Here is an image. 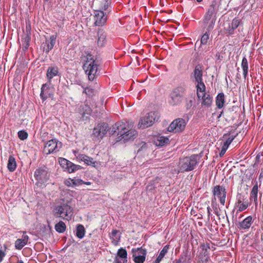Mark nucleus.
Masks as SVG:
<instances>
[{"mask_svg": "<svg viewBox=\"0 0 263 263\" xmlns=\"http://www.w3.org/2000/svg\"><path fill=\"white\" fill-rule=\"evenodd\" d=\"M194 78L195 79L196 82L197 83H200V85L204 86V83L202 82V66L198 64L196 66L195 69L194 70Z\"/></svg>", "mask_w": 263, "mask_h": 263, "instance_id": "412c9836", "label": "nucleus"}, {"mask_svg": "<svg viewBox=\"0 0 263 263\" xmlns=\"http://www.w3.org/2000/svg\"><path fill=\"white\" fill-rule=\"evenodd\" d=\"M241 67L242 70H247L248 69V63L247 58L245 57L243 58L242 62H241Z\"/></svg>", "mask_w": 263, "mask_h": 263, "instance_id": "3c124183", "label": "nucleus"}, {"mask_svg": "<svg viewBox=\"0 0 263 263\" xmlns=\"http://www.w3.org/2000/svg\"><path fill=\"white\" fill-rule=\"evenodd\" d=\"M202 100V105H204L206 106H209L212 104V100L210 97H209V95H207L206 96H205V97H204Z\"/></svg>", "mask_w": 263, "mask_h": 263, "instance_id": "a18cd8bd", "label": "nucleus"}, {"mask_svg": "<svg viewBox=\"0 0 263 263\" xmlns=\"http://www.w3.org/2000/svg\"><path fill=\"white\" fill-rule=\"evenodd\" d=\"M258 184L257 182L254 185L253 187L251 193H250V199L251 200H254L255 204H257V195H258Z\"/></svg>", "mask_w": 263, "mask_h": 263, "instance_id": "c756f323", "label": "nucleus"}, {"mask_svg": "<svg viewBox=\"0 0 263 263\" xmlns=\"http://www.w3.org/2000/svg\"><path fill=\"white\" fill-rule=\"evenodd\" d=\"M83 183V180L81 179H73L72 182V187H75L79 185H82Z\"/></svg>", "mask_w": 263, "mask_h": 263, "instance_id": "5fc2aeb1", "label": "nucleus"}, {"mask_svg": "<svg viewBox=\"0 0 263 263\" xmlns=\"http://www.w3.org/2000/svg\"><path fill=\"white\" fill-rule=\"evenodd\" d=\"M234 137H229L228 138H227L226 141L223 143L222 146L228 148L230 144L234 140Z\"/></svg>", "mask_w": 263, "mask_h": 263, "instance_id": "603ef678", "label": "nucleus"}, {"mask_svg": "<svg viewBox=\"0 0 263 263\" xmlns=\"http://www.w3.org/2000/svg\"><path fill=\"white\" fill-rule=\"evenodd\" d=\"M61 77L59 73V68L57 66H51L49 67L47 70L46 77L49 83L51 82L52 78L55 76Z\"/></svg>", "mask_w": 263, "mask_h": 263, "instance_id": "f3484780", "label": "nucleus"}, {"mask_svg": "<svg viewBox=\"0 0 263 263\" xmlns=\"http://www.w3.org/2000/svg\"><path fill=\"white\" fill-rule=\"evenodd\" d=\"M108 131L109 132V134L111 135H114L117 134V130L113 128V126H112V127L110 128H108Z\"/></svg>", "mask_w": 263, "mask_h": 263, "instance_id": "e2e57ef3", "label": "nucleus"}, {"mask_svg": "<svg viewBox=\"0 0 263 263\" xmlns=\"http://www.w3.org/2000/svg\"><path fill=\"white\" fill-rule=\"evenodd\" d=\"M31 23L30 21H28V22H26V33L25 35H31Z\"/></svg>", "mask_w": 263, "mask_h": 263, "instance_id": "09e8293b", "label": "nucleus"}, {"mask_svg": "<svg viewBox=\"0 0 263 263\" xmlns=\"http://www.w3.org/2000/svg\"><path fill=\"white\" fill-rule=\"evenodd\" d=\"M225 96L223 92L218 94L216 98V105L219 109L222 108L225 104Z\"/></svg>", "mask_w": 263, "mask_h": 263, "instance_id": "bb28decb", "label": "nucleus"}, {"mask_svg": "<svg viewBox=\"0 0 263 263\" xmlns=\"http://www.w3.org/2000/svg\"><path fill=\"white\" fill-rule=\"evenodd\" d=\"M84 162L87 164V165H90L93 167H95V164L97 163L96 161L93 160V159L87 155H86V158H85Z\"/></svg>", "mask_w": 263, "mask_h": 263, "instance_id": "c03bdc74", "label": "nucleus"}, {"mask_svg": "<svg viewBox=\"0 0 263 263\" xmlns=\"http://www.w3.org/2000/svg\"><path fill=\"white\" fill-rule=\"evenodd\" d=\"M187 92L185 85H178L172 89L169 94L170 104L174 106L181 104L185 98Z\"/></svg>", "mask_w": 263, "mask_h": 263, "instance_id": "7ed1b4c3", "label": "nucleus"}, {"mask_svg": "<svg viewBox=\"0 0 263 263\" xmlns=\"http://www.w3.org/2000/svg\"><path fill=\"white\" fill-rule=\"evenodd\" d=\"M95 25L96 26H103L107 21V16L102 11L95 10Z\"/></svg>", "mask_w": 263, "mask_h": 263, "instance_id": "2eb2a0df", "label": "nucleus"}, {"mask_svg": "<svg viewBox=\"0 0 263 263\" xmlns=\"http://www.w3.org/2000/svg\"><path fill=\"white\" fill-rule=\"evenodd\" d=\"M72 182H73V179H71L70 178L65 179L64 181V184L68 187H70V186L72 187Z\"/></svg>", "mask_w": 263, "mask_h": 263, "instance_id": "4d7b16f0", "label": "nucleus"}, {"mask_svg": "<svg viewBox=\"0 0 263 263\" xmlns=\"http://www.w3.org/2000/svg\"><path fill=\"white\" fill-rule=\"evenodd\" d=\"M201 157L200 155L194 154L190 157L180 158L178 165L179 168L178 174L194 170L199 163Z\"/></svg>", "mask_w": 263, "mask_h": 263, "instance_id": "f257e3e1", "label": "nucleus"}, {"mask_svg": "<svg viewBox=\"0 0 263 263\" xmlns=\"http://www.w3.org/2000/svg\"><path fill=\"white\" fill-rule=\"evenodd\" d=\"M202 23L204 28L213 29L214 24V1H212L207 11L204 15Z\"/></svg>", "mask_w": 263, "mask_h": 263, "instance_id": "1a4fd4ad", "label": "nucleus"}, {"mask_svg": "<svg viewBox=\"0 0 263 263\" xmlns=\"http://www.w3.org/2000/svg\"><path fill=\"white\" fill-rule=\"evenodd\" d=\"M240 21L236 18H234L233 20L231 25L229 24V26L228 27H224V28L227 30L228 33L230 34H232L234 33V31L235 29H236L239 25Z\"/></svg>", "mask_w": 263, "mask_h": 263, "instance_id": "a878e982", "label": "nucleus"}, {"mask_svg": "<svg viewBox=\"0 0 263 263\" xmlns=\"http://www.w3.org/2000/svg\"><path fill=\"white\" fill-rule=\"evenodd\" d=\"M97 127L100 129V131L104 136L107 133L108 130V125L105 122H103L101 124H98Z\"/></svg>", "mask_w": 263, "mask_h": 263, "instance_id": "ea45409f", "label": "nucleus"}, {"mask_svg": "<svg viewBox=\"0 0 263 263\" xmlns=\"http://www.w3.org/2000/svg\"><path fill=\"white\" fill-rule=\"evenodd\" d=\"M248 206V204L247 202L242 203L241 204L238 205V212H242L245 210Z\"/></svg>", "mask_w": 263, "mask_h": 263, "instance_id": "864d4df0", "label": "nucleus"}, {"mask_svg": "<svg viewBox=\"0 0 263 263\" xmlns=\"http://www.w3.org/2000/svg\"><path fill=\"white\" fill-rule=\"evenodd\" d=\"M96 90L90 87L84 88L83 93H85L88 97H92L95 96Z\"/></svg>", "mask_w": 263, "mask_h": 263, "instance_id": "a19ab883", "label": "nucleus"}, {"mask_svg": "<svg viewBox=\"0 0 263 263\" xmlns=\"http://www.w3.org/2000/svg\"><path fill=\"white\" fill-rule=\"evenodd\" d=\"M188 251L186 250L185 252H183L180 256L179 259L181 260V263H191V257L187 255Z\"/></svg>", "mask_w": 263, "mask_h": 263, "instance_id": "4c0bfd02", "label": "nucleus"}, {"mask_svg": "<svg viewBox=\"0 0 263 263\" xmlns=\"http://www.w3.org/2000/svg\"><path fill=\"white\" fill-rule=\"evenodd\" d=\"M128 126L126 123L123 122H117L113 125V128L117 130V135L118 137L121 136V134L125 133L128 129Z\"/></svg>", "mask_w": 263, "mask_h": 263, "instance_id": "aec40b11", "label": "nucleus"}, {"mask_svg": "<svg viewBox=\"0 0 263 263\" xmlns=\"http://www.w3.org/2000/svg\"><path fill=\"white\" fill-rule=\"evenodd\" d=\"M18 137L21 140H26L28 136V133L24 130H20L17 133Z\"/></svg>", "mask_w": 263, "mask_h": 263, "instance_id": "49530a36", "label": "nucleus"}, {"mask_svg": "<svg viewBox=\"0 0 263 263\" xmlns=\"http://www.w3.org/2000/svg\"><path fill=\"white\" fill-rule=\"evenodd\" d=\"M118 233H119L118 230H113L111 232V235L112 237H116Z\"/></svg>", "mask_w": 263, "mask_h": 263, "instance_id": "774afa93", "label": "nucleus"}, {"mask_svg": "<svg viewBox=\"0 0 263 263\" xmlns=\"http://www.w3.org/2000/svg\"><path fill=\"white\" fill-rule=\"evenodd\" d=\"M227 149L225 147L222 146L221 150L219 153L220 157H222L224 155Z\"/></svg>", "mask_w": 263, "mask_h": 263, "instance_id": "0e129e2a", "label": "nucleus"}, {"mask_svg": "<svg viewBox=\"0 0 263 263\" xmlns=\"http://www.w3.org/2000/svg\"><path fill=\"white\" fill-rule=\"evenodd\" d=\"M85 234V229L84 227L81 224H78L76 228V236L82 239L84 237Z\"/></svg>", "mask_w": 263, "mask_h": 263, "instance_id": "7c9ffc66", "label": "nucleus"}, {"mask_svg": "<svg viewBox=\"0 0 263 263\" xmlns=\"http://www.w3.org/2000/svg\"><path fill=\"white\" fill-rule=\"evenodd\" d=\"M57 35H52L50 37L49 40H46V44H47L46 47L43 48V51L48 54L49 52L53 48L55 44Z\"/></svg>", "mask_w": 263, "mask_h": 263, "instance_id": "4be33fe9", "label": "nucleus"}, {"mask_svg": "<svg viewBox=\"0 0 263 263\" xmlns=\"http://www.w3.org/2000/svg\"><path fill=\"white\" fill-rule=\"evenodd\" d=\"M197 87V92L201 93V95L204 94L205 92V85L204 86L200 85V83H197V85L196 86Z\"/></svg>", "mask_w": 263, "mask_h": 263, "instance_id": "8fccbe9b", "label": "nucleus"}, {"mask_svg": "<svg viewBox=\"0 0 263 263\" xmlns=\"http://www.w3.org/2000/svg\"><path fill=\"white\" fill-rule=\"evenodd\" d=\"M197 95L199 99H200V98H201V99H202L204 97H205V96H206L205 93H204V94L201 95V93L198 92H197Z\"/></svg>", "mask_w": 263, "mask_h": 263, "instance_id": "338daca9", "label": "nucleus"}, {"mask_svg": "<svg viewBox=\"0 0 263 263\" xmlns=\"http://www.w3.org/2000/svg\"><path fill=\"white\" fill-rule=\"evenodd\" d=\"M111 4L110 0H102L101 2V6L100 8V10H98L99 11H104L106 10L108 7L110 6Z\"/></svg>", "mask_w": 263, "mask_h": 263, "instance_id": "79ce46f5", "label": "nucleus"}, {"mask_svg": "<svg viewBox=\"0 0 263 263\" xmlns=\"http://www.w3.org/2000/svg\"><path fill=\"white\" fill-rule=\"evenodd\" d=\"M5 253L2 250H0V262L2 261L4 257L5 256Z\"/></svg>", "mask_w": 263, "mask_h": 263, "instance_id": "69168bd1", "label": "nucleus"}, {"mask_svg": "<svg viewBox=\"0 0 263 263\" xmlns=\"http://www.w3.org/2000/svg\"><path fill=\"white\" fill-rule=\"evenodd\" d=\"M226 195V189L223 186L220 185L215 186V196H217L219 199L220 203L223 205L225 203Z\"/></svg>", "mask_w": 263, "mask_h": 263, "instance_id": "dca6fc26", "label": "nucleus"}, {"mask_svg": "<svg viewBox=\"0 0 263 263\" xmlns=\"http://www.w3.org/2000/svg\"><path fill=\"white\" fill-rule=\"evenodd\" d=\"M252 222V217L249 216L246 218L242 221L239 222V227L243 230L248 229L250 227Z\"/></svg>", "mask_w": 263, "mask_h": 263, "instance_id": "cd10ccee", "label": "nucleus"}, {"mask_svg": "<svg viewBox=\"0 0 263 263\" xmlns=\"http://www.w3.org/2000/svg\"><path fill=\"white\" fill-rule=\"evenodd\" d=\"M42 142L45 144L43 153L46 154V155L47 156L51 153L59 152L58 144L56 139H52L47 141L43 139Z\"/></svg>", "mask_w": 263, "mask_h": 263, "instance_id": "9b49d317", "label": "nucleus"}, {"mask_svg": "<svg viewBox=\"0 0 263 263\" xmlns=\"http://www.w3.org/2000/svg\"><path fill=\"white\" fill-rule=\"evenodd\" d=\"M30 41L31 35H25V36L22 38L23 51H26L28 49V48L30 46Z\"/></svg>", "mask_w": 263, "mask_h": 263, "instance_id": "72a5a7b5", "label": "nucleus"}, {"mask_svg": "<svg viewBox=\"0 0 263 263\" xmlns=\"http://www.w3.org/2000/svg\"><path fill=\"white\" fill-rule=\"evenodd\" d=\"M170 247V246L168 245H165L160 251L156 260L153 261V263H160L166 254L168 252Z\"/></svg>", "mask_w": 263, "mask_h": 263, "instance_id": "c85d7f7f", "label": "nucleus"}, {"mask_svg": "<svg viewBox=\"0 0 263 263\" xmlns=\"http://www.w3.org/2000/svg\"><path fill=\"white\" fill-rule=\"evenodd\" d=\"M214 243L209 240V242H206L200 245L198 249V254L196 256V259L197 263H211L209 260V254L211 251H213L214 248Z\"/></svg>", "mask_w": 263, "mask_h": 263, "instance_id": "20e7f679", "label": "nucleus"}, {"mask_svg": "<svg viewBox=\"0 0 263 263\" xmlns=\"http://www.w3.org/2000/svg\"><path fill=\"white\" fill-rule=\"evenodd\" d=\"M227 242L225 239H221L220 241H218L216 243H215V246H222L226 244Z\"/></svg>", "mask_w": 263, "mask_h": 263, "instance_id": "680f3d73", "label": "nucleus"}, {"mask_svg": "<svg viewBox=\"0 0 263 263\" xmlns=\"http://www.w3.org/2000/svg\"><path fill=\"white\" fill-rule=\"evenodd\" d=\"M86 155L85 154H79L77 156H76L77 159L78 161L84 162L85 158H86Z\"/></svg>", "mask_w": 263, "mask_h": 263, "instance_id": "bf43d9fd", "label": "nucleus"}, {"mask_svg": "<svg viewBox=\"0 0 263 263\" xmlns=\"http://www.w3.org/2000/svg\"><path fill=\"white\" fill-rule=\"evenodd\" d=\"M113 263H128V261H124V259L122 258L118 257L116 255Z\"/></svg>", "mask_w": 263, "mask_h": 263, "instance_id": "13d9d810", "label": "nucleus"}, {"mask_svg": "<svg viewBox=\"0 0 263 263\" xmlns=\"http://www.w3.org/2000/svg\"><path fill=\"white\" fill-rule=\"evenodd\" d=\"M125 131V133L121 134V136H119L117 137L118 141H123L125 143L130 140H134L137 136V132L135 129H128Z\"/></svg>", "mask_w": 263, "mask_h": 263, "instance_id": "4468645a", "label": "nucleus"}, {"mask_svg": "<svg viewBox=\"0 0 263 263\" xmlns=\"http://www.w3.org/2000/svg\"><path fill=\"white\" fill-rule=\"evenodd\" d=\"M77 112L80 115L81 121H87L89 119L92 109L88 105L82 104L77 108Z\"/></svg>", "mask_w": 263, "mask_h": 263, "instance_id": "f8f14e48", "label": "nucleus"}, {"mask_svg": "<svg viewBox=\"0 0 263 263\" xmlns=\"http://www.w3.org/2000/svg\"><path fill=\"white\" fill-rule=\"evenodd\" d=\"M59 163L63 171L69 174L83 168L81 165L75 164L70 161L62 157L59 158Z\"/></svg>", "mask_w": 263, "mask_h": 263, "instance_id": "6e6552de", "label": "nucleus"}, {"mask_svg": "<svg viewBox=\"0 0 263 263\" xmlns=\"http://www.w3.org/2000/svg\"><path fill=\"white\" fill-rule=\"evenodd\" d=\"M92 137H93L92 139L93 140L102 139L104 137V135L102 134L100 131V129H99L97 126L93 129Z\"/></svg>", "mask_w": 263, "mask_h": 263, "instance_id": "473e14b6", "label": "nucleus"}, {"mask_svg": "<svg viewBox=\"0 0 263 263\" xmlns=\"http://www.w3.org/2000/svg\"><path fill=\"white\" fill-rule=\"evenodd\" d=\"M184 100L185 101V106L186 109L187 110L191 109V108L193 106V103L194 102V101H195L194 99L192 98H187L185 97V98L184 99Z\"/></svg>", "mask_w": 263, "mask_h": 263, "instance_id": "37998d69", "label": "nucleus"}, {"mask_svg": "<svg viewBox=\"0 0 263 263\" xmlns=\"http://www.w3.org/2000/svg\"><path fill=\"white\" fill-rule=\"evenodd\" d=\"M17 166L16 162L13 155H10L8 158L7 163V168L10 172H13L16 170Z\"/></svg>", "mask_w": 263, "mask_h": 263, "instance_id": "393cba45", "label": "nucleus"}, {"mask_svg": "<svg viewBox=\"0 0 263 263\" xmlns=\"http://www.w3.org/2000/svg\"><path fill=\"white\" fill-rule=\"evenodd\" d=\"M137 147H139L137 150V154L145 153L148 148L147 143L143 141H141L140 143L138 144Z\"/></svg>", "mask_w": 263, "mask_h": 263, "instance_id": "58836bf2", "label": "nucleus"}, {"mask_svg": "<svg viewBox=\"0 0 263 263\" xmlns=\"http://www.w3.org/2000/svg\"><path fill=\"white\" fill-rule=\"evenodd\" d=\"M93 60H96V59H93V56L90 52L87 53L86 55V60L85 61L86 65H87V63L88 62H93Z\"/></svg>", "mask_w": 263, "mask_h": 263, "instance_id": "6e6d98bb", "label": "nucleus"}, {"mask_svg": "<svg viewBox=\"0 0 263 263\" xmlns=\"http://www.w3.org/2000/svg\"><path fill=\"white\" fill-rule=\"evenodd\" d=\"M54 228L58 233H63L66 230V226L63 221H60L55 224Z\"/></svg>", "mask_w": 263, "mask_h": 263, "instance_id": "f704fd0d", "label": "nucleus"}, {"mask_svg": "<svg viewBox=\"0 0 263 263\" xmlns=\"http://www.w3.org/2000/svg\"><path fill=\"white\" fill-rule=\"evenodd\" d=\"M34 177L36 180L35 184L37 186L41 187L49 179L50 174L48 168L45 165L38 167L34 173Z\"/></svg>", "mask_w": 263, "mask_h": 263, "instance_id": "39448f33", "label": "nucleus"}, {"mask_svg": "<svg viewBox=\"0 0 263 263\" xmlns=\"http://www.w3.org/2000/svg\"><path fill=\"white\" fill-rule=\"evenodd\" d=\"M72 199L66 200L65 202V199L62 198L61 199L62 202L60 205L55 206L53 210L54 215L56 217H62L67 220L71 219L73 215V208L70 205Z\"/></svg>", "mask_w": 263, "mask_h": 263, "instance_id": "f03ea898", "label": "nucleus"}, {"mask_svg": "<svg viewBox=\"0 0 263 263\" xmlns=\"http://www.w3.org/2000/svg\"><path fill=\"white\" fill-rule=\"evenodd\" d=\"M29 239L28 235L23 234L22 238L17 239L15 241V248L17 250H21L27 243Z\"/></svg>", "mask_w": 263, "mask_h": 263, "instance_id": "b1692460", "label": "nucleus"}, {"mask_svg": "<svg viewBox=\"0 0 263 263\" xmlns=\"http://www.w3.org/2000/svg\"><path fill=\"white\" fill-rule=\"evenodd\" d=\"M160 118L157 111H151L147 113L145 117H142L138 123L139 128L144 129L152 126Z\"/></svg>", "mask_w": 263, "mask_h": 263, "instance_id": "423d86ee", "label": "nucleus"}, {"mask_svg": "<svg viewBox=\"0 0 263 263\" xmlns=\"http://www.w3.org/2000/svg\"><path fill=\"white\" fill-rule=\"evenodd\" d=\"M175 120L177 124V132H180L184 130L186 125L185 120L182 118H178Z\"/></svg>", "mask_w": 263, "mask_h": 263, "instance_id": "2f4dec72", "label": "nucleus"}, {"mask_svg": "<svg viewBox=\"0 0 263 263\" xmlns=\"http://www.w3.org/2000/svg\"><path fill=\"white\" fill-rule=\"evenodd\" d=\"M68 88V86L65 83L62 84L59 86L57 89V94L60 97L64 96Z\"/></svg>", "mask_w": 263, "mask_h": 263, "instance_id": "e433bc0d", "label": "nucleus"}, {"mask_svg": "<svg viewBox=\"0 0 263 263\" xmlns=\"http://www.w3.org/2000/svg\"><path fill=\"white\" fill-rule=\"evenodd\" d=\"M176 126V122H175V120H174L167 127V130L170 132L177 133Z\"/></svg>", "mask_w": 263, "mask_h": 263, "instance_id": "de8ad7c7", "label": "nucleus"}, {"mask_svg": "<svg viewBox=\"0 0 263 263\" xmlns=\"http://www.w3.org/2000/svg\"><path fill=\"white\" fill-rule=\"evenodd\" d=\"M237 203L238 204H241L242 203H243V200H244L243 197H242V195L241 194H238L237 195Z\"/></svg>", "mask_w": 263, "mask_h": 263, "instance_id": "052dcab7", "label": "nucleus"}, {"mask_svg": "<svg viewBox=\"0 0 263 263\" xmlns=\"http://www.w3.org/2000/svg\"><path fill=\"white\" fill-rule=\"evenodd\" d=\"M98 41L97 44L99 47H103L106 43V34L101 29H99L97 32Z\"/></svg>", "mask_w": 263, "mask_h": 263, "instance_id": "5701e85b", "label": "nucleus"}, {"mask_svg": "<svg viewBox=\"0 0 263 263\" xmlns=\"http://www.w3.org/2000/svg\"><path fill=\"white\" fill-rule=\"evenodd\" d=\"M205 32L202 35L200 40L201 44L206 45L209 41H212V33L213 29H209V28H204Z\"/></svg>", "mask_w": 263, "mask_h": 263, "instance_id": "a211bd4d", "label": "nucleus"}, {"mask_svg": "<svg viewBox=\"0 0 263 263\" xmlns=\"http://www.w3.org/2000/svg\"><path fill=\"white\" fill-rule=\"evenodd\" d=\"M99 65V61L97 58H96V60H93V62H90L87 65H86V63L83 65V68L86 74L88 75L89 80L93 81L96 77L99 75L98 67Z\"/></svg>", "mask_w": 263, "mask_h": 263, "instance_id": "0eeeda50", "label": "nucleus"}, {"mask_svg": "<svg viewBox=\"0 0 263 263\" xmlns=\"http://www.w3.org/2000/svg\"><path fill=\"white\" fill-rule=\"evenodd\" d=\"M116 255L118 257L123 258L124 261H127V252L125 248H120L118 250Z\"/></svg>", "mask_w": 263, "mask_h": 263, "instance_id": "c9c22d12", "label": "nucleus"}, {"mask_svg": "<svg viewBox=\"0 0 263 263\" xmlns=\"http://www.w3.org/2000/svg\"><path fill=\"white\" fill-rule=\"evenodd\" d=\"M133 260L135 263H143L146 258L147 251L142 247L133 248L131 251Z\"/></svg>", "mask_w": 263, "mask_h": 263, "instance_id": "9d476101", "label": "nucleus"}, {"mask_svg": "<svg viewBox=\"0 0 263 263\" xmlns=\"http://www.w3.org/2000/svg\"><path fill=\"white\" fill-rule=\"evenodd\" d=\"M54 96V88L50 87L47 83L42 85L40 93V97L43 101L47 98H53Z\"/></svg>", "mask_w": 263, "mask_h": 263, "instance_id": "ddd939ff", "label": "nucleus"}, {"mask_svg": "<svg viewBox=\"0 0 263 263\" xmlns=\"http://www.w3.org/2000/svg\"><path fill=\"white\" fill-rule=\"evenodd\" d=\"M170 142L168 138L159 135L154 138V143L156 146L161 147L167 145Z\"/></svg>", "mask_w": 263, "mask_h": 263, "instance_id": "6ab92c4d", "label": "nucleus"}]
</instances>
